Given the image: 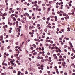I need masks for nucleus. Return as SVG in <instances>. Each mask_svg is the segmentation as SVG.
Wrapping results in <instances>:
<instances>
[{"mask_svg":"<svg viewBox=\"0 0 75 75\" xmlns=\"http://www.w3.org/2000/svg\"><path fill=\"white\" fill-rule=\"evenodd\" d=\"M12 18L13 20H14V21H16V19L15 17H13Z\"/></svg>","mask_w":75,"mask_h":75,"instance_id":"nucleus-1","label":"nucleus"},{"mask_svg":"<svg viewBox=\"0 0 75 75\" xmlns=\"http://www.w3.org/2000/svg\"><path fill=\"white\" fill-rule=\"evenodd\" d=\"M20 74H21V72H20V71H18V75H20Z\"/></svg>","mask_w":75,"mask_h":75,"instance_id":"nucleus-2","label":"nucleus"},{"mask_svg":"<svg viewBox=\"0 0 75 75\" xmlns=\"http://www.w3.org/2000/svg\"><path fill=\"white\" fill-rule=\"evenodd\" d=\"M32 46H33L34 48H36V45H35L34 44H33L32 45Z\"/></svg>","mask_w":75,"mask_h":75,"instance_id":"nucleus-3","label":"nucleus"},{"mask_svg":"<svg viewBox=\"0 0 75 75\" xmlns=\"http://www.w3.org/2000/svg\"><path fill=\"white\" fill-rule=\"evenodd\" d=\"M49 4H52V1H50L49 2Z\"/></svg>","mask_w":75,"mask_h":75,"instance_id":"nucleus-4","label":"nucleus"},{"mask_svg":"<svg viewBox=\"0 0 75 75\" xmlns=\"http://www.w3.org/2000/svg\"><path fill=\"white\" fill-rule=\"evenodd\" d=\"M50 17H49L48 18H47V21H49V20H50Z\"/></svg>","mask_w":75,"mask_h":75,"instance_id":"nucleus-5","label":"nucleus"},{"mask_svg":"<svg viewBox=\"0 0 75 75\" xmlns=\"http://www.w3.org/2000/svg\"><path fill=\"white\" fill-rule=\"evenodd\" d=\"M17 30H18V31L19 32H20V31H21V30H20V29H19V28H17Z\"/></svg>","mask_w":75,"mask_h":75,"instance_id":"nucleus-6","label":"nucleus"},{"mask_svg":"<svg viewBox=\"0 0 75 75\" xmlns=\"http://www.w3.org/2000/svg\"><path fill=\"white\" fill-rule=\"evenodd\" d=\"M29 29L30 30H32V27H31V26H29Z\"/></svg>","mask_w":75,"mask_h":75,"instance_id":"nucleus-7","label":"nucleus"},{"mask_svg":"<svg viewBox=\"0 0 75 75\" xmlns=\"http://www.w3.org/2000/svg\"><path fill=\"white\" fill-rule=\"evenodd\" d=\"M21 22H22V23H25V22H24V21L22 20H21Z\"/></svg>","mask_w":75,"mask_h":75,"instance_id":"nucleus-8","label":"nucleus"},{"mask_svg":"<svg viewBox=\"0 0 75 75\" xmlns=\"http://www.w3.org/2000/svg\"><path fill=\"white\" fill-rule=\"evenodd\" d=\"M62 64H66V63H65V62H62Z\"/></svg>","mask_w":75,"mask_h":75,"instance_id":"nucleus-9","label":"nucleus"},{"mask_svg":"<svg viewBox=\"0 0 75 75\" xmlns=\"http://www.w3.org/2000/svg\"><path fill=\"white\" fill-rule=\"evenodd\" d=\"M4 48V47L2 46V47H1V50L2 51V50H3V48Z\"/></svg>","mask_w":75,"mask_h":75,"instance_id":"nucleus-10","label":"nucleus"},{"mask_svg":"<svg viewBox=\"0 0 75 75\" xmlns=\"http://www.w3.org/2000/svg\"><path fill=\"white\" fill-rule=\"evenodd\" d=\"M54 48H55V49H57V50L58 49V47H57V46H55Z\"/></svg>","mask_w":75,"mask_h":75,"instance_id":"nucleus-11","label":"nucleus"},{"mask_svg":"<svg viewBox=\"0 0 75 75\" xmlns=\"http://www.w3.org/2000/svg\"><path fill=\"white\" fill-rule=\"evenodd\" d=\"M41 3V1H40L38 2V4H40Z\"/></svg>","mask_w":75,"mask_h":75,"instance_id":"nucleus-12","label":"nucleus"},{"mask_svg":"<svg viewBox=\"0 0 75 75\" xmlns=\"http://www.w3.org/2000/svg\"><path fill=\"white\" fill-rule=\"evenodd\" d=\"M48 45H48V43H46L45 44V46L46 47H48Z\"/></svg>","mask_w":75,"mask_h":75,"instance_id":"nucleus-13","label":"nucleus"},{"mask_svg":"<svg viewBox=\"0 0 75 75\" xmlns=\"http://www.w3.org/2000/svg\"><path fill=\"white\" fill-rule=\"evenodd\" d=\"M5 73V74L4 73H2L1 74V75H6V73Z\"/></svg>","mask_w":75,"mask_h":75,"instance_id":"nucleus-14","label":"nucleus"},{"mask_svg":"<svg viewBox=\"0 0 75 75\" xmlns=\"http://www.w3.org/2000/svg\"><path fill=\"white\" fill-rule=\"evenodd\" d=\"M16 45H18V42H16Z\"/></svg>","mask_w":75,"mask_h":75,"instance_id":"nucleus-15","label":"nucleus"},{"mask_svg":"<svg viewBox=\"0 0 75 75\" xmlns=\"http://www.w3.org/2000/svg\"><path fill=\"white\" fill-rule=\"evenodd\" d=\"M16 23L17 25H18V21H16Z\"/></svg>","mask_w":75,"mask_h":75,"instance_id":"nucleus-16","label":"nucleus"},{"mask_svg":"<svg viewBox=\"0 0 75 75\" xmlns=\"http://www.w3.org/2000/svg\"><path fill=\"white\" fill-rule=\"evenodd\" d=\"M0 38H3V35H1L0 36Z\"/></svg>","mask_w":75,"mask_h":75,"instance_id":"nucleus-17","label":"nucleus"},{"mask_svg":"<svg viewBox=\"0 0 75 75\" xmlns=\"http://www.w3.org/2000/svg\"><path fill=\"white\" fill-rule=\"evenodd\" d=\"M44 31H45V32H46V31H47V29H45Z\"/></svg>","mask_w":75,"mask_h":75,"instance_id":"nucleus-18","label":"nucleus"},{"mask_svg":"<svg viewBox=\"0 0 75 75\" xmlns=\"http://www.w3.org/2000/svg\"><path fill=\"white\" fill-rule=\"evenodd\" d=\"M64 75H68V74H67V73L65 72L64 73Z\"/></svg>","mask_w":75,"mask_h":75,"instance_id":"nucleus-19","label":"nucleus"},{"mask_svg":"<svg viewBox=\"0 0 75 75\" xmlns=\"http://www.w3.org/2000/svg\"><path fill=\"white\" fill-rule=\"evenodd\" d=\"M50 17H51V18H53V17H54V16H50Z\"/></svg>","mask_w":75,"mask_h":75,"instance_id":"nucleus-20","label":"nucleus"},{"mask_svg":"<svg viewBox=\"0 0 75 75\" xmlns=\"http://www.w3.org/2000/svg\"><path fill=\"white\" fill-rule=\"evenodd\" d=\"M58 64H61V62H58Z\"/></svg>","mask_w":75,"mask_h":75,"instance_id":"nucleus-21","label":"nucleus"},{"mask_svg":"<svg viewBox=\"0 0 75 75\" xmlns=\"http://www.w3.org/2000/svg\"><path fill=\"white\" fill-rule=\"evenodd\" d=\"M52 25H55V24L54 23H53L52 24Z\"/></svg>","mask_w":75,"mask_h":75,"instance_id":"nucleus-22","label":"nucleus"},{"mask_svg":"<svg viewBox=\"0 0 75 75\" xmlns=\"http://www.w3.org/2000/svg\"><path fill=\"white\" fill-rule=\"evenodd\" d=\"M42 51H44V48L42 47Z\"/></svg>","mask_w":75,"mask_h":75,"instance_id":"nucleus-23","label":"nucleus"},{"mask_svg":"<svg viewBox=\"0 0 75 75\" xmlns=\"http://www.w3.org/2000/svg\"><path fill=\"white\" fill-rule=\"evenodd\" d=\"M7 49H10V47L9 46H8L7 47Z\"/></svg>","mask_w":75,"mask_h":75,"instance_id":"nucleus-24","label":"nucleus"},{"mask_svg":"<svg viewBox=\"0 0 75 75\" xmlns=\"http://www.w3.org/2000/svg\"><path fill=\"white\" fill-rule=\"evenodd\" d=\"M32 55H33V54H29V57H31V56H32Z\"/></svg>","mask_w":75,"mask_h":75,"instance_id":"nucleus-25","label":"nucleus"},{"mask_svg":"<svg viewBox=\"0 0 75 75\" xmlns=\"http://www.w3.org/2000/svg\"><path fill=\"white\" fill-rule=\"evenodd\" d=\"M48 11H50V10H51V9L50 8H48Z\"/></svg>","mask_w":75,"mask_h":75,"instance_id":"nucleus-26","label":"nucleus"},{"mask_svg":"<svg viewBox=\"0 0 75 75\" xmlns=\"http://www.w3.org/2000/svg\"><path fill=\"white\" fill-rule=\"evenodd\" d=\"M61 20H64V18H61Z\"/></svg>","mask_w":75,"mask_h":75,"instance_id":"nucleus-27","label":"nucleus"},{"mask_svg":"<svg viewBox=\"0 0 75 75\" xmlns=\"http://www.w3.org/2000/svg\"><path fill=\"white\" fill-rule=\"evenodd\" d=\"M15 13L16 14H18V12H15Z\"/></svg>","mask_w":75,"mask_h":75,"instance_id":"nucleus-28","label":"nucleus"},{"mask_svg":"<svg viewBox=\"0 0 75 75\" xmlns=\"http://www.w3.org/2000/svg\"><path fill=\"white\" fill-rule=\"evenodd\" d=\"M69 43L70 44V45H72V43H71V42H69Z\"/></svg>","mask_w":75,"mask_h":75,"instance_id":"nucleus-29","label":"nucleus"},{"mask_svg":"<svg viewBox=\"0 0 75 75\" xmlns=\"http://www.w3.org/2000/svg\"><path fill=\"white\" fill-rule=\"evenodd\" d=\"M48 59H46L44 60V61H48Z\"/></svg>","mask_w":75,"mask_h":75,"instance_id":"nucleus-30","label":"nucleus"},{"mask_svg":"<svg viewBox=\"0 0 75 75\" xmlns=\"http://www.w3.org/2000/svg\"><path fill=\"white\" fill-rule=\"evenodd\" d=\"M54 47H52L51 48V50H53V49H54Z\"/></svg>","mask_w":75,"mask_h":75,"instance_id":"nucleus-31","label":"nucleus"},{"mask_svg":"<svg viewBox=\"0 0 75 75\" xmlns=\"http://www.w3.org/2000/svg\"><path fill=\"white\" fill-rule=\"evenodd\" d=\"M10 62L12 64L13 62V61L12 60L10 61Z\"/></svg>","mask_w":75,"mask_h":75,"instance_id":"nucleus-32","label":"nucleus"},{"mask_svg":"<svg viewBox=\"0 0 75 75\" xmlns=\"http://www.w3.org/2000/svg\"><path fill=\"white\" fill-rule=\"evenodd\" d=\"M37 27H40V25L39 24H38L37 25Z\"/></svg>","mask_w":75,"mask_h":75,"instance_id":"nucleus-33","label":"nucleus"},{"mask_svg":"<svg viewBox=\"0 0 75 75\" xmlns=\"http://www.w3.org/2000/svg\"><path fill=\"white\" fill-rule=\"evenodd\" d=\"M41 62H44V60H42Z\"/></svg>","mask_w":75,"mask_h":75,"instance_id":"nucleus-34","label":"nucleus"},{"mask_svg":"<svg viewBox=\"0 0 75 75\" xmlns=\"http://www.w3.org/2000/svg\"><path fill=\"white\" fill-rule=\"evenodd\" d=\"M67 47V45H65L64 46V48H65Z\"/></svg>","mask_w":75,"mask_h":75,"instance_id":"nucleus-35","label":"nucleus"},{"mask_svg":"<svg viewBox=\"0 0 75 75\" xmlns=\"http://www.w3.org/2000/svg\"><path fill=\"white\" fill-rule=\"evenodd\" d=\"M59 52H61L62 51H61V50H60V49H59Z\"/></svg>","mask_w":75,"mask_h":75,"instance_id":"nucleus-36","label":"nucleus"},{"mask_svg":"<svg viewBox=\"0 0 75 75\" xmlns=\"http://www.w3.org/2000/svg\"><path fill=\"white\" fill-rule=\"evenodd\" d=\"M53 62H52L51 63H50L51 65H52L53 64Z\"/></svg>","mask_w":75,"mask_h":75,"instance_id":"nucleus-37","label":"nucleus"},{"mask_svg":"<svg viewBox=\"0 0 75 75\" xmlns=\"http://www.w3.org/2000/svg\"><path fill=\"white\" fill-rule=\"evenodd\" d=\"M35 52V50H33L32 51V53H33V52Z\"/></svg>","mask_w":75,"mask_h":75,"instance_id":"nucleus-38","label":"nucleus"},{"mask_svg":"<svg viewBox=\"0 0 75 75\" xmlns=\"http://www.w3.org/2000/svg\"><path fill=\"white\" fill-rule=\"evenodd\" d=\"M8 40H6V42H8Z\"/></svg>","mask_w":75,"mask_h":75,"instance_id":"nucleus-39","label":"nucleus"},{"mask_svg":"<svg viewBox=\"0 0 75 75\" xmlns=\"http://www.w3.org/2000/svg\"><path fill=\"white\" fill-rule=\"evenodd\" d=\"M48 56L46 55L45 56V58H48Z\"/></svg>","mask_w":75,"mask_h":75,"instance_id":"nucleus-40","label":"nucleus"},{"mask_svg":"<svg viewBox=\"0 0 75 75\" xmlns=\"http://www.w3.org/2000/svg\"><path fill=\"white\" fill-rule=\"evenodd\" d=\"M37 66H38L39 67L40 66V64H37Z\"/></svg>","mask_w":75,"mask_h":75,"instance_id":"nucleus-41","label":"nucleus"},{"mask_svg":"<svg viewBox=\"0 0 75 75\" xmlns=\"http://www.w3.org/2000/svg\"><path fill=\"white\" fill-rule=\"evenodd\" d=\"M61 31H62V32H64V29H62L61 30Z\"/></svg>","mask_w":75,"mask_h":75,"instance_id":"nucleus-42","label":"nucleus"},{"mask_svg":"<svg viewBox=\"0 0 75 75\" xmlns=\"http://www.w3.org/2000/svg\"><path fill=\"white\" fill-rule=\"evenodd\" d=\"M7 1H8V0H5V2L6 3H7Z\"/></svg>","mask_w":75,"mask_h":75,"instance_id":"nucleus-43","label":"nucleus"},{"mask_svg":"<svg viewBox=\"0 0 75 75\" xmlns=\"http://www.w3.org/2000/svg\"><path fill=\"white\" fill-rule=\"evenodd\" d=\"M30 49H31V50H33V49H34V47H31L30 48Z\"/></svg>","mask_w":75,"mask_h":75,"instance_id":"nucleus-44","label":"nucleus"},{"mask_svg":"<svg viewBox=\"0 0 75 75\" xmlns=\"http://www.w3.org/2000/svg\"><path fill=\"white\" fill-rule=\"evenodd\" d=\"M46 6H50V4H46Z\"/></svg>","mask_w":75,"mask_h":75,"instance_id":"nucleus-45","label":"nucleus"},{"mask_svg":"<svg viewBox=\"0 0 75 75\" xmlns=\"http://www.w3.org/2000/svg\"><path fill=\"white\" fill-rule=\"evenodd\" d=\"M63 42H65V40L64 39L63 40Z\"/></svg>","mask_w":75,"mask_h":75,"instance_id":"nucleus-46","label":"nucleus"},{"mask_svg":"<svg viewBox=\"0 0 75 75\" xmlns=\"http://www.w3.org/2000/svg\"><path fill=\"white\" fill-rule=\"evenodd\" d=\"M62 56H59V58H62Z\"/></svg>","mask_w":75,"mask_h":75,"instance_id":"nucleus-47","label":"nucleus"},{"mask_svg":"<svg viewBox=\"0 0 75 75\" xmlns=\"http://www.w3.org/2000/svg\"><path fill=\"white\" fill-rule=\"evenodd\" d=\"M55 45H56L55 44H54L52 46L53 47H54V46H55Z\"/></svg>","mask_w":75,"mask_h":75,"instance_id":"nucleus-48","label":"nucleus"},{"mask_svg":"<svg viewBox=\"0 0 75 75\" xmlns=\"http://www.w3.org/2000/svg\"><path fill=\"white\" fill-rule=\"evenodd\" d=\"M52 14H53V15H55V13L54 12H52Z\"/></svg>","mask_w":75,"mask_h":75,"instance_id":"nucleus-49","label":"nucleus"},{"mask_svg":"<svg viewBox=\"0 0 75 75\" xmlns=\"http://www.w3.org/2000/svg\"><path fill=\"white\" fill-rule=\"evenodd\" d=\"M35 10H36V9L35 8H33V10H34L35 11Z\"/></svg>","mask_w":75,"mask_h":75,"instance_id":"nucleus-50","label":"nucleus"},{"mask_svg":"<svg viewBox=\"0 0 75 75\" xmlns=\"http://www.w3.org/2000/svg\"><path fill=\"white\" fill-rule=\"evenodd\" d=\"M2 19L3 20H4V19H5V17H4V16L3 17V18H2Z\"/></svg>","mask_w":75,"mask_h":75,"instance_id":"nucleus-51","label":"nucleus"},{"mask_svg":"<svg viewBox=\"0 0 75 75\" xmlns=\"http://www.w3.org/2000/svg\"><path fill=\"white\" fill-rule=\"evenodd\" d=\"M42 6H43V7H44V6H45V4H42Z\"/></svg>","mask_w":75,"mask_h":75,"instance_id":"nucleus-52","label":"nucleus"},{"mask_svg":"<svg viewBox=\"0 0 75 75\" xmlns=\"http://www.w3.org/2000/svg\"><path fill=\"white\" fill-rule=\"evenodd\" d=\"M43 20H45V17H43Z\"/></svg>","mask_w":75,"mask_h":75,"instance_id":"nucleus-53","label":"nucleus"},{"mask_svg":"<svg viewBox=\"0 0 75 75\" xmlns=\"http://www.w3.org/2000/svg\"><path fill=\"white\" fill-rule=\"evenodd\" d=\"M55 11V10H54V9H52V11Z\"/></svg>","mask_w":75,"mask_h":75,"instance_id":"nucleus-54","label":"nucleus"},{"mask_svg":"<svg viewBox=\"0 0 75 75\" xmlns=\"http://www.w3.org/2000/svg\"><path fill=\"white\" fill-rule=\"evenodd\" d=\"M17 20H18V21H20V18H18Z\"/></svg>","mask_w":75,"mask_h":75,"instance_id":"nucleus-55","label":"nucleus"},{"mask_svg":"<svg viewBox=\"0 0 75 75\" xmlns=\"http://www.w3.org/2000/svg\"><path fill=\"white\" fill-rule=\"evenodd\" d=\"M25 74H28V72L27 71H25Z\"/></svg>","mask_w":75,"mask_h":75,"instance_id":"nucleus-56","label":"nucleus"},{"mask_svg":"<svg viewBox=\"0 0 75 75\" xmlns=\"http://www.w3.org/2000/svg\"><path fill=\"white\" fill-rule=\"evenodd\" d=\"M32 19H33V20H34V19H35V17H33L32 18Z\"/></svg>","mask_w":75,"mask_h":75,"instance_id":"nucleus-57","label":"nucleus"},{"mask_svg":"<svg viewBox=\"0 0 75 75\" xmlns=\"http://www.w3.org/2000/svg\"><path fill=\"white\" fill-rule=\"evenodd\" d=\"M24 10H27V8H24Z\"/></svg>","mask_w":75,"mask_h":75,"instance_id":"nucleus-58","label":"nucleus"},{"mask_svg":"<svg viewBox=\"0 0 75 75\" xmlns=\"http://www.w3.org/2000/svg\"><path fill=\"white\" fill-rule=\"evenodd\" d=\"M56 52H58V50H56Z\"/></svg>","mask_w":75,"mask_h":75,"instance_id":"nucleus-59","label":"nucleus"},{"mask_svg":"<svg viewBox=\"0 0 75 75\" xmlns=\"http://www.w3.org/2000/svg\"><path fill=\"white\" fill-rule=\"evenodd\" d=\"M6 16L5 15V14L4 13V14L3 15H2V16Z\"/></svg>","mask_w":75,"mask_h":75,"instance_id":"nucleus-60","label":"nucleus"},{"mask_svg":"<svg viewBox=\"0 0 75 75\" xmlns=\"http://www.w3.org/2000/svg\"><path fill=\"white\" fill-rule=\"evenodd\" d=\"M57 58H58V57H57V56H55L54 57V59H57Z\"/></svg>","mask_w":75,"mask_h":75,"instance_id":"nucleus-61","label":"nucleus"},{"mask_svg":"<svg viewBox=\"0 0 75 75\" xmlns=\"http://www.w3.org/2000/svg\"><path fill=\"white\" fill-rule=\"evenodd\" d=\"M41 9H38L39 11H41Z\"/></svg>","mask_w":75,"mask_h":75,"instance_id":"nucleus-62","label":"nucleus"},{"mask_svg":"<svg viewBox=\"0 0 75 75\" xmlns=\"http://www.w3.org/2000/svg\"><path fill=\"white\" fill-rule=\"evenodd\" d=\"M29 19H31V16H29Z\"/></svg>","mask_w":75,"mask_h":75,"instance_id":"nucleus-63","label":"nucleus"},{"mask_svg":"<svg viewBox=\"0 0 75 75\" xmlns=\"http://www.w3.org/2000/svg\"><path fill=\"white\" fill-rule=\"evenodd\" d=\"M12 65H14V63H12L11 64Z\"/></svg>","mask_w":75,"mask_h":75,"instance_id":"nucleus-64","label":"nucleus"}]
</instances>
